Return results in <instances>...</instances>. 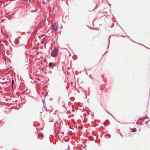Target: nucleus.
<instances>
[{
  "instance_id": "obj_1",
  "label": "nucleus",
  "mask_w": 150,
  "mask_h": 150,
  "mask_svg": "<svg viewBox=\"0 0 150 150\" xmlns=\"http://www.w3.org/2000/svg\"><path fill=\"white\" fill-rule=\"evenodd\" d=\"M58 50L57 48H55L54 50L52 51L51 53V56L53 57H56L57 54Z\"/></svg>"
},
{
  "instance_id": "obj_2",
  "label": "nucleus",
  "mask_w": 150,
  "mask_h": 150,
  "mask_svg": "<svg viewBox=\"0 0 150 150\" xmlns=\"http://www.w3.org/2000/svg\"><path fill=\"white\" fill-rule=\"evenodd\" d=\"M52 28L53 30H54L56 31L57 30L58 28V23L57 22H55L52 26Z\"/></svg>"
},
{
  "instance_id": "obj_3",
  "label": "nucleus",
  "mask_w": 150,
  "mask_h": 150,
  "mask_svg": "<svg viewBox=\"0 0 150 150\" xmlns=\"http://www.w3.org/2000/svg\"><path fill=\"white\" fill-rule=\"evenodd\" d=\"M132 132H135L136 131L137 129L136 128H133V129H132Z\"/></svg>"
},
{
  "instance_id": "obj_4",
  "label": "nucleus",
  "mask_w": 150,
  "mask_h": 150,
  "mask_svg": "<svg viewBox=\"0 0 150 150\" xmlns=\"http://www.w3.org/2000/svg\"><path fill=\"white\" fill-rule=\"evenodd\" d=\"M53 65V64L52 63H50L49 64V67L50 68Z\"/></svg>"
},
{
  "instance_id": "obj_5",
  "label": "nucleus",
  "mask_w": 150,
  "mask_h": 150,
  "mask_svg": "<svg viewBox=\"0 0 150 150\" xmlns=\"http://www.w3.org/2000/svg\"><path fill=\"white\" fill-rule=\"evenodd\" d=\"M13 84H14V81H13V80L12 81V88H13Z\"/></svg>"
}]
</instances>
